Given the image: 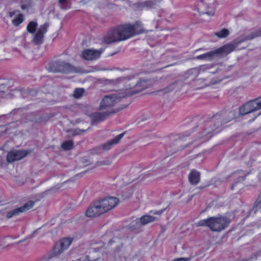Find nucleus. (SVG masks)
I'll use <instances>...</instances> for the list:
<instances>
[{
  "label": "nucleus",
  "instance_id": "29",
  "mask_svg": "<svg viewBox=\"0 0 261 261\" xmlns=\"http://www.w3.org/2000/svg\"><path fill=\"white\" fill-rule=\"evenodd\" d=\"M15 211H16V208L14 210H13L12 211L8 213L7 214V217L8 218H10L12 217H13V216L17 215L19 214V213L18 212H17V213H15Z\"/></svg>",
  "mask_w": 261,
  "mask_h": 261
},
{
  "label": "nucleus",
  "instance_id": "27",
  "mask_svg": "<svg viewBox=\"0 0 261 261\" xmlns=\"http://www.w3.org/2000/svg\"><path fill=\"white\" fill-rule=\"evenodd\" d=\"M261 36V28L248 36L246 39H252L255 37Z\"/></svg>",
  "mask_w": 261,
  "mask_h": 261
},
{
  "label": "nucleus",
  "instance_id": "35",
  "mask_svg": "<svg viewBox=\"0 0 261 261\" xmlns=\"http://www.w3.org/2000/svg\"><path fill=\"white\" fill-rule=\"evenodd\" d=\"M66 1L67 0H58L59 3L61 5L64 4Z\"/></svg>",
  "mask_w": 261,
  "mask_h": 261
},
{
  "label": "nucleus",
  "instance_id": "36",
  "mask_svg": "<svg viewBox=\"0 0 261 261\" xmlns=\"http://www.w3.org/2000/svg\"><path fill=\"white\" fill-rule=\"evenodd\" d=\"M162 211H156L155 213H154V214L156 215H158V216H160L161 215V214H162Z\"/></svg>",
  "mask_w": 261,
  "mask_h": 261
},
{
  "label": "nucleus",
  "instance_id": "16",
  "mask_svg": "<svg viewBox=\"0 0 261 261\" xmlns=\"http://www.w3.org/2000/svg\"><path fill=\"white\" fill-rule=\"evenodd\" d=\"M111 261H128L127 258L124 255L123 252L117 251L113 253L110 257Z\"/></svg>",
  "mask_w": 261,
  "mask_h": 261
},
{
  "label": "nucleus",
  "instance_id": "11",
  "mask_svg": "<svg viewBox=\"0 0 261 261\" xmlns=\"http://www.w3.org/2000/svg\"><path fill=\"white\" fill-rule=\"evenodd\" d=\"M28 153V152L26 150H12L8 153L7 160L9 163L20 160L26 156Z\"/></svg>",
  "mask_w": 261,
  "mask_h": 261
},
{
  "label": "nucleus",
  "instance_id": "28",
  "mask_svg": "<svg viewBox=\"0 0 261 261\" xmlns=\"http://www.w3.org/2000/svg\"><path fill=\"white\" fill-rule=\"evenodd\" d=\"M254 208L255 211H257L261 208V195L258 197L255 203Z\"/></svg>",
  "mask_w": 261,
  "mask_h": 261
},
{
  "label": "nucleus",
  "instance_id": "18",
  "mask_svg": "<svg viewBox=\"0 0 261 261\" xmlns=\"http://www.w3.org/2000/svg\"><path fill=\"white\" fill-rule=\"evenodd\" d=\"M132 27L135 31L134 36L143 33L145 31L142 23L140 21H137L134 24H132Z\"/></svg>",
  "mask_w": 261,
  "mask_h": 261
},
{
  "label": "nucleus",
  "instance_id": "7",
  "mask_svg": "<svg viewBox=\"0 0 261 261\" xmlns=\"http://www.w3.org/2000/svg\"><path fill=\"white\" fill-rule=\"evenodd\" d=\"M72 242L70 238H64L59 240L55 245L51 252L52 257L58 256L67 250Z\"/></svg>",
  "mask_w": 261,
  "mask_h": 261
},
{
  "label": "nucleus",
  "instance_id": "9",
  "mask_svg": "<svg viewBox=\"0 0 261 261\" xmlns=\"http://www.w3.org/2000/svg\"><path fill=\"white\" fill-rule=\"evenodd\" d=\"M120 97L116 94L106 95L100 101L99 109L102 111L109 110L119 101Z\"/></svg>",
  "mask_w": 261,
  "mask_h": 261
},
{
  "label": "nucleus",
  "instance_id": "30",
  "mask_svg": "<svg viewBox=\"0 0 261 261\" xmlns=\"http://www.w3.org/2000/svg\"><path fill=\"white\" fill-rule=\"evenodd\" d=\"M111 161L110 160H105L101 161L99 163V165H109L111 164Z\"/></svg>",
  "mask_w": 261,
  "mask_h": 261
},
{
  "label": "nucleus",
  "instance_id": "10",
  "mask_svg": "<svg viewBox=\"0 0 261 261\" xmlns=\"http://www.w3.org/2000/svg\"><path fill=\"white\" fill-rule=\"evenodd\" d=\"M103 51V49L102 48L99 49H86L82 51L81 57L85 60L93 61L99 58Z\"/></svg>",
  "mask_w": 261,
  "mask_h": 261
},
{
  "label": "nucleus",
  "instance_id": "15",
  "mask_svg": "<svg viewBox=\"0 0 261 261\" xmlns=\"http://www.w3.org/2000/svg\"><path fill=\"white\" fill-rule=\"evenodd\" d=\"M189 180L192 185L198 184L200 180V173L196 170H192L189 173Z\"/></svg>",
  "mask_w": 261,
  "mask_h": 261
},
{
  "label": "nucleus",
  "instance_id": "12",
  "mask_svg": "<svg viewBox=\"0 0 261 261\" xmlns=\"http://www.w3.org/2000/svg\"><path fill=\"white\" fill-rule=\"evenodd\" d=\"M103 42L107 44L120 42L116 28L110 29L103 36Z\"/></svg>",
  "mask_w": 261,
  "mask_h": 261
},
{
  "label": "nucleus",
  "instance_id": "13",
  "mask_svg": "<svg viewBox=\"0 0 261 261\" xmlns=\"http://www.w3.org/2000/svg\"><path fill=\"white\" fill-rule=\"evenodd\" d=\"M237 47L236 44H228L218 49L215 53L221 55H228L234 50Z\"/></svg>",
  "mask_w": 261,
  "mask_h": 261
},
{
  "label": "nucleus",
  "instance_id": "32",
  "mask_svg": "<svg viewBox=\"0 0 261 261\" xmlns=\"http://www.w3.org/2000/svg\"><path fill=\"white\" fill-rule=\"evenodd\" d=\"M172 261H188V259L185 258H179L175 259Z\"/></svg>",
  "mask_w": 261,
  "mask_h": 261
},
{
  "label": "nucleus",
  "instance_id": "37",
  "mask_svg": "<svg viewBox=\"0 0 261 261\" xmlns=\"http://www.w3.org/2000/svg\"><path fill=\"white\" fill-rule=\"evenodd\" d=\"M57 186H58V188L57 189H58L61 188V186H60V185H58Z\"/></svg>",
  "mask_w": 261,
  "mask_h": 261
},
{
  "label": "nucleus",
  "instance_id": "23",
  "mask_svg": "<svg viewBox=\"0 0 261 261\" xmlns=\"http://www.w3.org/2000/svg\"><path fill=\"white\" fill-rule=\"evenodd\" d=\"M106 114L96 113L93 114V117L95 121H103L106 118Z\"/></svg>",
  "mask_w": 261,
  "mask_h": 261
},
{
  "label": "nucleus",
  "instance_id": "22",
  "mask_svg": "<svg viewBox=\"0 0 261 261\" xmlns=\"http://www.w3.org/2000/svg\"><path fill=\"white\" fill-rule=\"evenodd\" d=\"M34 4V0H24L23 4L21 5L23 10L27 9L32 7Z\"/></svg>",
  "mask_w": 261,
  "mask_h": 261
},
{
  "label": "nucleus",
  "instance_id": "2",
  "mask_svg": "<svg viewBox=\"0 0 261 261\" xmlns=\"http://www.w3.org/2000/svg\"><path fill=\"white\" fill-rule=\"evenodd\" d=\"M227 224L226 217L219 216L201 220L198 222V225L208 227L212 231H220L226 227Z\"/></svg>",
  "mask_w": 261,
  "mask_h": 261
},
{
  "label": "nucleus",
  "instance_id": "34",
  "mask_svg": "<svg viewBox=\"0 0 261 261\" xmlns=\"http://www.w3.org/2000/svg\"><path fill=\"white\" fill-rule=\"evenodd\" d=\"M208 66H206V65L202 66L201 67V70H206L207 69H208Z\"/></svg>",
  "mask_w": 261,
  "mask_h": 261
},
{
  "label": "nucleus",
  "instance_id": "5",
  "mask_svg": "<svg viewBox=\"0 0 261 261\" xmlns=\"http://www.w3.org/2000/svg\"><path fill=\"white\" fill-rule=\"evenodd\" d=\"M116 30L120 42L126 40L134 36L135 31L132 27L131 24L126 23L120 25L116 27Z\"/></svg>",
  "mask_w": 261,
  "mask_h": 261
},
{
  "label": "nucleus",
  "instance_id": "8",
  "mask_svg": "<svg viewBox=\"0 0 261 261\" xmlns=\"http://www.w3.org/2000/svg\"><path fill=\"white\" fill-rule=\"evenodd\" d=\"M261 109V97L250 101L240 107L239 112L241 115H246Z\"/></svg>",
  "mask_w": 261,
  "mask_h": 261
},
{
  "label": "nucleus",
  "instance_id": "20",
  "mask_svg": "<svg viewBox=\"0 0 261 261\" xmlns=\"http://www.w3.org/2000/svg\"><path fill=\"white\" fill-rule=\"evenodd\" d=\"M214 54L213 52H208L197 56L195 58L198 60H208L213 58Z\"/></svg>",
  "mask_w": 261,
  "mask_h": 261
},
{
  "label": "nucleus",
  "instance_id": "31",
  "mask_svg": "<svg viewBox=\"0 0 261 261\" xmlns=\"http://www.w3.org/2000/svg\"><path fill=\"white\" fill-rule=\"evenodd\" d=\"M144 5L146 7H151L152 6V4L151 2H147Z\"/></svg>",
  "mask_w": 261,
  "mask_h": 261
},
{
  "label": "nucleus",
  "instance_id": "38",
  "mask_svg": "<svg viewBox=\"0 0 261 261\" xmlns=\"http://www.w3.org/2000/svg\"><path fill=\"white\" fill-rule=\"evenodd\" d=\"M235 185L236 184H234L232 186V189H234V187H235Z\"/></svg>",
  "mask_w": 261,
  "mask_h": 261
},
{
  "label": "nucleus",
  "instance_id": "14",
  "mask_svg": "<svg viewBox=\"0 0 261 261\" xmlns=\"http://www.w3.org/2000/svg\"><path fill=\"white\" fill-rule=\"evenodd\" d=\"M124 136V134L121 133L118 136H116L115 138H114L113 139L109 141L107 143H106L105 144L102 145V148L103 149L107 150L110 149L112 146L114 145H115L119 143L120 140L123 138Z\"/></svg>",
  "mask_w": 261,
  "mask_h": 261
},
{
  "label": "nucleus",
  "instance_id": "1",
  "mask_svg": "<svg viewBox=\"0 0 261 261\" xmlns=\"http://www.w3.org/2000/svg\"><path fill=\"white\" fill-rule=\"evenodd\" d=\"M118 203V200L115 197H108L94 202L86 212L88 217H94L104 214L113 209Z\"/></svg>",
  "mask_w": 261,
  "mask_h": 261
},
{
  "label": "nucleus",
  "instance_id": "4",
  "mask_svg": "<svg viewBox=\"0 0 261 261\" xmlns=\"http://www.w3.org/2000/svg\"><path fill=\"white\" fill-rule=\"evenodd\" d=\"M49 68L51 71L53 72H79V71L74 67L69 64L64 62L58 61L52 63Z\"/></svg>",
  "mask_w": 261,
  "mask_h": 261
},
{
  "label": "nucleus",
  "instance_id": "26",
  "mask_svg": "<svg viewBox=\"0 0 261 261\" xmlns=\"http://www.w3.org/2000/svg\"><path fill=\"white\" fill-rule=\"evenodd\" d=\"M84 92V90L83 88L75 89L73 92V96L75 98H79L81 97Z\"/></svg>",
  "mask_w": 261,
  "mask_h": 261
},
{
  "label": "nucleus",
  "instance_id": "17",
  "mask_svg": "<svg viewBox=\"0 0 261 261\" xmlns=\"http://www.w3.org/2000/svg\"><path fill=\"white\" fill-rule=\"evenodd\" d=\"M34 205V202L33 201H29L23 206L16 208L15 213L18 212L20 213L25 212L32 208Z\"/></svg>",
  "mask_w": 261,
  "mask_h": 261
},
{
  "label": "nucleus",
  "instance_id": "24",
  "mask_svg": "<svg viewBox=\"0 0 261 261\" xmlns=\"http://www.w3.org/2000/svg\"><path fill=\"white\" fill-rule=\"evenodd\" d=\"M23 20V15L22 14H19L12 20V23L15 26H18L22 22Z\"/></svg>",
  "mask_w": 261,
  "mask_h": 261
},
{
  "label": "nucleus",
  "instance_id": "25",
  "mask_svg": "<svg viewBox=\"0 0 261 261\" xmlns=\"http://www.w3.org/2000/svg\"><path fill=\"white\" fill-rule=\"evenodd\" d=\"M73 147V142L72 141H67L62 144V147L65 150H70Z\"/></svg>",
  "mask_w": 261,
  "mask_h": 261
},
{
  "label": "nucleus",
  "instance_id": "19",
  "mask_svg": "<svg viewBox=\"0 0 261 261\" xmlns=\"http://www.w3.org/2000/svg\"><path fill=\"white\" fill-rule=\"evenodd\" d=\"M158 219L156 217H152L151 216H144L140 219V223L143 225H145L149 222H151L156 220Z\"/></svg>",
  "mask_w": 261,
  "mask_h": 261
},
{
  "label": "nucleus",
  "instance_id": "33",
  "mask_svg": "<svg viewBox=\"0 0 261 261\" xmlns=\"http://www.w3.org/2000/svg\"><path fill=\"white\" fill-rule=\"evenodd\" d=\"M6 87V86L5 84L0 85V91H2Z\"/></svg>",
  "mask_w": 261,
  "mask_h": 261
},
{
  "label": "nucleus",
  "instance_id": "21",
  "mask_svg": "<svg viewBox=\"0 0 261 261\" xmlns=\"http://www.w3.org/2000/svg\"><path fill=\"white\" fill-rule=\"evenodd\" d=\"M229 32L227 29H223L219 32H216L215 35L219 38H223L228 36Z\"/></svg>",
  "mask_w": 261,
  "mask_h": 261
},
{
  "label": "nucleus",
  "instance_id": "6",
  "mask_svg": "<svg viewBox=\"0 0 261 261\" xmlns=\"http://www.w3.org/2000/svg\"><path fill=\"white\" fill-rule=\"evenodd\" d=\"M197 11L202 15V19L204 21H208L210 19L206 16L212 17L215 14V8L213 4H208L205 2L201 1L198 4Z\"/></svg>",
  "mask_w": 261,
  "mask_h": 261
},
{
  "label": "nucleus",
  "instance_id": "3",
  "mask_svg": "<svg viewBox=\"0 0 261 261\" xmlns=\"http://www.w3.org/2000/svg\"><path fill=\"white\" fill-rule=\"evenodd\" d=\"M37 23L35 21H31L27 26L28 31L34 34L33 42L36 44H41L43 40L44 35L47 32L48 25L43 24L37 27Z\"/></svg>",
  "mask_w": 261,
  "mask_h": 261
},
{
  "label": "nucleus",
  "instance_id": "39",
  "mask_svg": "<svg viewBox=\"0 0 261 261\" xmlns=\"http://www.w3.org/2000/svg\"><path fill=\"white\" fill-rule=\"evenodd\" d=\"M258 178H258V177H257L256 178V181H257V180H258Z\"/></svg>",
  "mask_w": 261,
  "mask_h": 261
}]
</instances>
